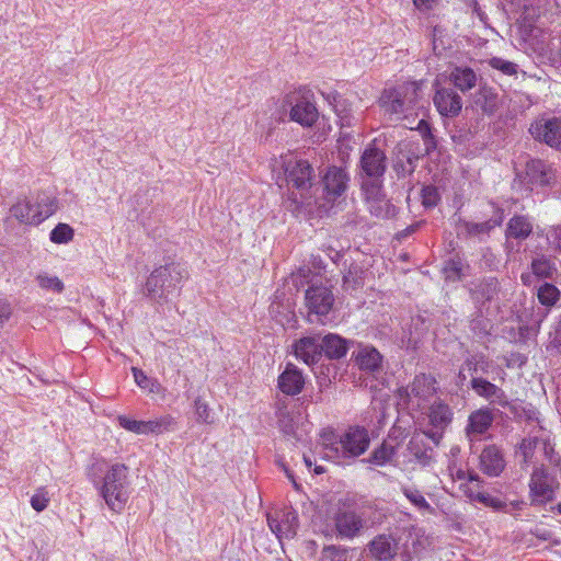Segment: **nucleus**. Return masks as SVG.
Listing matches in <instances>:
<instances>
[{
  "mask_svg": "<svg viewBox=\"0 0 561 561\" xmlns=\"http://www.w3.org/2000/svg\"><path fill=\"white\" fill-rule=\"evenodd\" d=\"M424 436L431 438L436 445L439 443L442 434L436 431L424 432Z\"/></svg>",
  "mask_w": 561,
  "mask_h": 561,
  "instance_id": "63",
  "label": "nucleus"
},
{
  "mask_svg": "<svg viewBox=\"0 0 561 561\" xmlns=\"http://www.w3.org/2000/svg\"><path fill=\"white\" fill-rule=\"evenodd\" d=\"M451 80L461 91H467L476 85L477 76L470 68H456L451 72Z\"/></svg>",
  "mask_w": 561,
  "mask_h": 561,
  "instance_id": "36",
  "label": "nucleus"
},
{
  "mask_svg": "<svg viewBox=\"0 0 561 561\" xmlns=\"http://www.w3.org/2000/svg\"><path fill=\"white\" fill-rule=\"evenodd\" d=\"M419 87L415 82H407L394 88L385 89L381 96V105H402L404 103H415L417 99Z\"/></svg>",
  "mask_w": 561,
  "mask_h": 561,
  "instance_id": "16",
  "label": "nucleus"
},
{
  "mask_svg": "<svg viewBox=\"0 0 561 561\" xmlns=\"http://www.w3.org/2000/svg\"><path fill=\"white\" fill-rule=\"evenodd\" d=\"M417 130L422 134L426 151L428 152L435 147V140L431 134L430 125L424 119H421L417 125Z\"/></svg>",
  "mask_w": 561,
  "mask_h": 561,
  "instance_id": "54",
  "label": "nucleus"
},
{
  "mask_svg": "<svg viewBox=\"0 0 561 561\" xmlns=\"http://www.w3.org/2000/svg\"><path fill=\"white\" fill-rule=\"evenodd\" d=\"M305 386L302 371L294 364L288 363L285 370L278 376L277 387L287 396L299 394Z\"/></svg>",
  "mask_w": 561,
  "mask_h": 561,
  "instance_id": "19",
  "label": "nucleus"
},
{
  "mask_svg": "<svg viewBox=\"0 0 561 561\" xmlns=\"http://www.w3.org/2000/svg\"><path fill=\"white\" fill-rule=\"evenodd\" d=\"M398 543L387 535H379L369 543V551L379 561H390L397 554Z\"/></svg>",
  "mask_w": 561,
  "mask_h": 561,
  "instance_id": "23",
  "label": "nucleus"
},
{
  "mask_svg": "<svg viewBox=\"0 0 561 561\" xmlns=\"http://www.w3.org/2000/svg\"><path fill=\"white\" fill-rule=\"evenodd\" d=\"M314 92L308 87H299L286 95V105H314Z\"/></svg>",
  "mask_w": 561,
  "mask_h": 561,
  "instance_id": "31",
  "label": "nucleus"
},
{
  "mask_svg": "<svg viewBox=\"0 0 561 561\" xmlns=\"http://www.w3.org/2000/svg\"><path fill=\"white\" fill-rule=\"evenodd\" d=\"M386 162L385 152L374 144L368 145L359 161L362 182H379L382 184V176L387 169Z\"/></svg>",
  "mask_w": 561,
  "mask_h": 561,
  "instance_id": "9",
  "label": "nucleus"
},
{
  "mask_svg": "<svg viewBox=\"0 0 561 561\" xmlns=\"http://www.w3.org/2000/svg\"><path fill=\"white\" fill-rule=\"evenodd\" d=\"M36 282L42 289L57 294H60L65 288L64 283L59 277L49 275L45 272H42L36 276Z\"/></svg>",
  "mask_w": 561,
  "mask_h": 561,
  "instance_id": "38",
  "label": "nucleus"
},
{
  "mask_svg": "<svg viewBox=\"0 0 561 561\" xmlns=\"http://www.w3.org/2000/svg\"><path fill=\"white\" fill-rule=\"evenodd\" d=\"M309 274H310L309 267H301L298 270L297 274L295 275V279L298 277L307 278L309 276Z\"/></svg>",
  "mask_w": 561,
  "mask_h": 561,
  "instance_id": "64",
  "label": "nucleus"
},
{
  "mask_svg": "<svg viewBox=\"0 0 561 561\" xmlns=\"http://www.w3.org/2000/svg\"><path fill=\"white\" fill-rule=\"evenodd\" d=\"M290 119L304 127L312 126L319 118L318 107H290Z\"/></svg>",
  "mask_w": 561,
  "mask_h": 561,
  "instance_id": "34",
  "label": "nucleus"
},
{
  "mask_svg": "<svg viewBox=\"0 0 561 561\" xmlns=\"http://www.w3.org/2000/svg\"><path fill=\"white\" fill-rule=\"evenodd\" d=\"M547 350L561 354V328L556 329V331L550 334Z\"/></svg>",
  "mask_w": 561,
  "mask_h": 561,
  "instance_id": "56",
  "label": "nucleus"
},
{
  "mask_svg": "<svg viewBox=\"0 0 561 561\" xmlns=\"http://www.w3.org/2000/svg\"><path fill=\"white\" fill-rule=\"evenodd\" d=\"M473 496H474V502L483 504L484 506L491 507L495 511H501V510L506 508V503L504 501H502L499 497L492 496L486 491L474 493Z\"/></svg>",
  "mask_w": 561,
  "mask_h": 561,
  "instance_id": "44",
  "label": "nucleus"
},
{
  "mask_svg": "<svg viewBox=\"0 0 561 561\" xmlns=\"http://www.w3.org/2000/svg\"><path fill=\"white\" fill-rule=\"evenodd\" d=\"M435 383L431 375H416L410 385L398 390V405L413 417L424 414L436 393Z\"/></svg>",
  "mask_w": 561,
  "mask_h": 561,
  "instance_id": "4",
  "label": "nucleus"
},
{
  "mask_svg": "<svg viewBox=\"0 0 561 561\" xmlns=\"http://www.w3.org/2000/svg\"><path fill=\"white\" fill-rule=\"evenodd\" d=\"M480 95L483 98L485 103L494 102L495 94L486 87L481 88Z\"/></svg>",
  "mask_w": 561,
  "mask_h": 561,
  "instance_id": "62",
  "label": "nucleus"
},
{
  "mask_svg": "<svg viewBox=\"0 0 561 561\" xmlns=\"http://www.w3.org/2000/svg\"><path fill=\"white\" fill-rule=\"evenodd\" d=\"M556 272L554 262L546 255H539L531 262V274L523 273L520 279L524 285L529 286L533 283V275L539 278H552Z\"/></svg>",
  "mask_w": 561,
  "mask_h": 561,
  "instance_id": "24",
  "label": "nucleus"
},
{
  "mask_svg": "<svg viewBox=\"0 0 561 561\" xmlns=\"http://www.w3.org/2000/svg\"><path fill=\"white\" fill-rule=\"evenodd\" d=\"M365 199L371 215L378 218L392 217L396 208L386 198L382 192V184L379 182H362Z\"/></svg>",
  "mask_w": 561,
  "mask_h": 561,
  "instance_id": "11",
  "label": "nucleus"
},
{
  "mask_svg": "<svg viewBox=\"0 0 561 561\" xmlns=\"http://www.w3.org/2000/svg\"><path fill=\"white\" fill-rule=\"evenodd\" d=\"M41 204L32 203L30 199H23L15 203L10 211L11 215L22 224L38 225L50 217V210H39Z\"/></svg>",
  "mask_w": 561,
  "mask_h": 561,
  "instance_id": "15",
  "label": "nucleus"
},
{
  "mask_svg": "<svg viewBox=\"0 0 561 561\" xmlns=\"http://www.w3.org/2000/svg\"><path fill=\"white\" fill-rule=\"evenodd\" d=\"M99 491L111 511L121 512L130 494L128 468L123 463L110 466L99 483Z\"/></svg>",
  "mask_w": 561,
  "mask_h": 561,
  "instance_id": "3",
  "label": "nucleus"
},
{
  "mask_svg": "<svg viewBox=\"0 0 561 561\" xmlns=\"http://www.w3.org/2000/svg\"><path fill=\"white\" fill-rule=\"evenodd\" d=\"M117 422L121 427L137 435H147L146 421L133 420L126 415H118Z\"/></svg>",
  "mask_w": 561,
  "mask_h": 561,
  "instance_id": "43",
  "label": "nucleus"
},
{
  "mask_svg": "<svg viewBox=\"0 0 561 561\" xmlns=\"http://www.w3.org/2000/svg\"><path fill=\"white\" fill-rule=\"evenodd\" d=\"M188 278V271L184 263L172 261L156 267L148 276L145 293L152 300L167 299L183 282Z\"/></svg>",
  "mask_w": 561,
  "mask_h": 561,
  "instance_id": "2",
  "label": "nucleus"
},
{
  "mask_svg": "<svg viewBox=\"0 0 561 561\" xmlns=\"http://www.w3.org/2000/svg\"><path fill=\"white\" fill-rule=\"evenodd\" d=\"M436 2L437 0H413L414 5L423 11L431 10Z\"/></svg>",
  "mask_w": 561,
  "mask_h": 561,
  "instance_id": "59",
  "label": "nucleus"
},
{
  "mask_svg": "<svg viewBox=\"0 0 561 561\" xmlns=\"http://www.w3.org/2000/svg\"><path fill=\"white\" fill-rule=\"evenodd\" d=\"M428 420L433 427L443 431L453 420L450 408L442 401L434 402L428 405Z\"/></svg>",
  "mask_w": 561,
  "mask_h": 561,
  "instance_id": "27",
  "label": "nucleus"
},
{
  "mask_svg": "<svg viewBox=\"0 0 561 561\" xmlns=\"http://www.w3.org/2000/svg\"><path fill=\"white\" fill-rule=\"evenodd\" d=\"M489 65L506 76H514L517 73L518 66L512 61L505 60L500 57H493L489 60Z\"/></svg>",
  "mask_w": 561,
  "mask_h": 561,
  "instance_id": "50",
  "label": "nucleus"
},
{
  "mask_svg": "<svg viewBox=\"0 0 561 561\" xmlns=\"http://www.w3.org/2000/svg\"><path fill=\"white\" fill-rule=\"evenodd\" d=\"M546 239L549 248L561 254V225L549 227L546 232Z\"/></svg>",
  "mask_w": 561,
  "mask_h": 561,
  "instance_id": "51",
  "label": "nucleus"
},
{
  "mask_svg": "<svg viewBox=\"0 0 561 561\" xmlns=\"http://www.w3.org/2000/svg\"><path fill=\"white\" fill-rule=\"evenodd\" d=\"M348 176L345 170L337 167H331L322 178L323 198L327 203L334 202L346 190Z\"/></svg>",
  "mask_w": 561,
  "mask_h": 561,
  "instance_id": "14",
  "label": "nucleus"
},
{
  "mask_svg": "<svg viewBox=\"0 0 561 561\" xmlns=\"http://www.w3.org/2000/svg\"><path fill=\"white\" fill-rule=\"evenodd\" d=\"M333 304L334 296L328 286L312 284L305 293V305L308 308L310 322L314 321L313 316L317 317L316 321L322 322L321 317L328 316Z\"/></svg>",
  "mask_w": 561,
  "mask_h": 561,
  "instance_id": "8",
  "label": "nucleus"
},
{
  "mask_svg": "<svg viewBox=\"0 0 561 561\" xmlns=\"http://www.w3.org/2000/svg\"><path fill=\"white\" fill-rule=\"evenodd\" d=\"M533 231V224L526 216H514L510 219L506 228L507 239L525 240Z\"/></svg>",
  "mask_w": 561,
  "mask_h": 561,
  "instance_id": "28",
  "label": "nucleus"
},
{
  "mask_svg": "<svg viewBox=\"0 0 561 561\" xmlns=\"http://www.w3.org/2000/svg\"><path fill=\"white\" fill-rule=\"evenodd\" d=\"M499 222L494 221H484L479 224H469L467 226L468 232L471 234H480L488 233L491 229H493Z\"/></svg>",
  "mask_w": 561,
  "mask_h": 561,
  "instance_id": "55",
  "label": "nucleus"
},
{
  "mask_svg": "<svg viewBox=\"0 0 561 561\" xmlns=\"http://www.w3.org/2000/svg\"><path fill=\"white\" fill-rule=\"evenodd\" d=\"M404 496L420 511H432L430 503L426 501L422 492L415 488H402Z\"/></svg>",
  "mask_w": 561,
  "mask_h": 561,
  "instance_id": "41",
  "label": "nucleus"
},
{
  "mask_svg": "<svg viewBox=\"0 0 561 561\" xmlns=\"http://www.w3.org/2000/svg\"><path fill=\"white\" fill-rule=\"evenodd\" d=\"M267 524L279 541L284 539H291L297 534L298 516L295 511L284 508L267 514Z\"/></svg>",
  "mask_w": 561,
  "mask_h": 561,
  "instance_id": "12",
  "label": "nucleus"
},
{
  "mask_svg": "<svg viewBox=\"0 0 561 561\" xmlns=\"http://www.w3.org/2000/svg\"><path fill=\"white\" fill-rule=\"evenodd\" d=\"M525 506V503L523 501H514L510 504L506 503V508L503 511L508 514H513L514 511H520Z\"/></svg>",
  "mask_w": 561,
  "mask_h": 561,
  "instance_id": "61",
  "label": "nucleus"
},
{
  "mask_svg": "<svg viewBox=\"0 0 561 561\" xmlns=\"http://www.w3.org/2000/svg\"><path fill=\"white\" fill-rule=\"evenodd\" d=\"M421 199L424 207L433 208L435 207L439 199L440 195L438 188L434 185H426L421 190Z\"/></svg>",
  "mask_w": 561,
  "mask_h": 561,
  "instance_id": "47",
  "label": "nucleus"
},
{
  "mask_svg": "<svg viewBox=\"0 0 561 561\" xmlns=\"http://www.w3.org/2000/svg\"><path fill=\"white\" fill-rule=\"evenodd\" d=\"M470 383L476 394L485 399L490 403L497 404L502 408L508 405V398L505 391L499 386L482 377H472Z\"/></svg>",
  "mask_w": 561,
  "mask_h": 561,
  "instance_id": "17",
  "label": "nucleus"
},
{
  "mask_svg": "<svg viewBox=\"0 0 561 561\" xmlns=\"http://www.w3.org/2000/svg\"><path fill=\"white\" fill-rule=\"evenodd\" d=\"M505 468L503 454L495 445L485 447L480 455V469L490 477H497Z\"/></svg>",
  "mask_w": 561,
  "mask_h": 561,
  "instance_id": "21",
  "label": "nucleus"
},
{
  "mask_svg": "<svg viewBox=\"0 0 561 561\" xmlns=\"http://www.w3.org/2000/svg\"><path fill=\"white\" fill-rule=\"evenodd\" d=\"M36 204H41L39 210H50V216L55 213L56 206L55 201L53 199H42L41 202H36Z\"/></svg>",
  "mask_w": 561,
  "mask_h": 561,
  "instance_id": "60",
  "label": "nucleus"
},
{
  "mask_svg": "<svg viewBox=\"0 0 561 561\" xmlns=\"http://www.w3.org/2000/svg\"><path fill=\"white\" fill-rule=\"evenodd\" d=\"M347 549L336 546H327L322 550V561H347Z\"/></svg>",
  "mask_w": 561,
  "mask_h": 561,
  "instance_id": "46",
  "label": "nucleus"
},
{
  "mask_svg": "<svg viewBox=\"0 0 561 561\" xmlns=\"http://www.w3.org/2000/svg\"><path fill=\"white\" fill-rule=\"evenodd\" d=\"M463 264L459 257H453L445 263L444 274L446 279L458 280L462 275Z\"/></svg>",
  "mask_w": 561,
  "mask_h": 561,
  "instance_id": "45",
  "label": "nucleus"
},
{
  "mask_svg": "<svg viewBox=\"0 0 561 561\" xmlns=\"http://www.w3.org/2000/svg\"><path fill=\"white\" fill-rule=\"evenodd\" d=\"M75 237V230L68 224H58L49 234L53 243L65 244L70 242Z\"/></svg>",
  "mask_w": 561,
  "mask_h": 561,
  "instance_id": "40",
  "label": "nucleus"
},
{
  "mask_svg": "<svg viewBox=\"0 0 561 561\" xmlns=\"http://www.w3.org/2000/svg\"><path fill=\"white\" fill-rule=\"evenodd\" d=\"M554 479L543 466L535 467L529 480V497L531 505L542 506L554 499Z\"/></svg>",
  "mask_w": 561,
  "mask_h": 561,
  "instance_id": "10",
  "label": "nucleus"
},
{
  "mask_svg": "<svg viewBox=\"0 0 561 561\" xmlns=\"http://www.w3.org/2000/svg\"><path fill=\"white\" fill-rule=\"evenodd\" d=\"M463 367L471 374H488L492 367V362L482 353L469 355L463 363Z\"/></svg>",
  "mask_w": 561,
  "mask_h": 561,
  "instance_id": "33",
  "label": "nucleus"
},
{
  "mask_svg": "<svg viewBox=\"0 0 561 561\" xmlns=\"http://www.w3.org/2000/svg\"><path fill=\"white\" fill-rule=\"evenodd\" d=\"M537 296L541 305L551 307L558 301L560 291L554 285L546 283L538 288Z\"/></svg>",
  "mask_w": 561,
  "mask_h": 561,
  "instance_id": "39",
  "label": "nucleus"
},
{
  "mask_svg": "<svg viewBox=\"0 0 561 561\" xmlns=\"http://www.w3.org/2000/svg\"><path fill=\"white\" fill-rule=\"evenodd\" d=\"M396 455V446L389 442H383L378 448H376L370 457L366 460L375 466H385L390 463Z\"/></svg>",
  "mask_w": 561,
  "mask_h": 561,
  "instance_id": "35",
  "label": "nucleus"
},
{
  "mask_svg": "<svg viewBox=\"0 0 561 561\" xmlns=\"http://www.w3.org/2000/svg\"><path fill=\"white\" fill-rule=\"evenodd\" d=\"M195 411L198 422L206 424H211L214 422L208 404L199 398L195 400Z\"/></svg>",
  "mask_w": 561,
  "mask_h": 561,
  "instance_id": "53",
  "label": "nucleus"
},
{
  "mask_svg": "<svg viewBox=\"0 0 561 561\" xmlns=\"http://www.w3.org/2000/svg\"><path fill=\"white\" fill-rule=\"evenodd\" d=\"M499 291V282L494 277L484 278L477 286V299L491 300Z\"/></svg>",
  "mask_w": 561,
  "mask_h": 561,
  "instance_id": "37",
  "label": "nucleus"
},
{
  "mask_svg": "<svg viewBox=\"0 0 561 561\" xmlns=\"http://www.w3.org/2000/svg\"><path fill=\"white\" fill-rule=\"evenodd\" d=\"M369 508L347 510L335 515L334 524L337 535L343 539H353L363 530L371 528L376 518Z\"/></svg>",
  "mask_w": 561,
  "mask_h": 561,
  "instance_id": "7",
  "label": "nucleus"
},
{
  "mask_svg": "<svg viewBox=\"0 0 561 561\" xmlns=\"http://www.w3.org/2000/svg\"><path fill=\"white\" fill-rule=\"evenodd\" d=\"M381 362V354L373 346H363L355 355L356 365L359 369L367 373H375L379 370Z\"/></svg>",
  "mask_w": 561,
  "mask_h": 561,
  "instance_id": "26",
  "label": "nucleus"
},
{
  "mask_svg": "<svg viewBox=\"0 0 561 561\" xmlns=\"http://www.w3.org/2000/svg\"><path fill=\"white\" fill-rule=\"evenodd\" d=\"M516 178L527 191H543L560 184V174L548 162L540 159H529L524 171H518Z\"/></svg>",
  "mask_w": 561,
  "mask_h": 561,
  "instance_id": "6",
  "label": "nucleus"
},
{
  "mask_svg": "<svg viewBox=\"0 0 561 561\" xmlns=\"http://www.w3.org/2000/svg\"><path fill=\"white\" fill-rule=\"evenodd\" d=\"M460 489L471 502H474L473 494L484 491L483 480L474 472L472 476H469V480L467 482L460 483Z\"/></svg>",
  "mask_w": 561,
  "mask_h": 561,
  "instance_id": "42",
  "label": "nucleus"
},
{
  "mask_svg": "<svg viewBox=\"0 0 561 561\" xmlns=\"http://www.w3.org/2000/svg\"><path fill=\"white\" fill-rule=\"evenodd\" d=\"M133 376L137 386L150 394L164 398L165 388L156 378L148 377L141 369L133 367Z\"/></svg>",
  "mask_w": 561,
  "mask_h": 561,
  "instance_id": "29",
  "label": "nucleus"
},
{
  "mask_svg": "<svg viewBox=\"0 0 561 561\" xmlns=\"http://www.w3.org/2000/svg\"><path fill=\"white\" fill-rule=\"evenodd\" d=\"M407 450L411 457L410 461H414L421 467H428L434 461L433 448L426 444L423 435H414L410 439Z\"/></svg>",
  "mask_w": 561,
  "mask_h": 561,
  "instance_id": "22",
  "label": "nucleus"
},
{
  "mask_svg": "<svg viewBox=\"0 0 561 561\" xmlns=\"http://www.w3.org/2000/svg\"><path fill=\"white\" fill-rule=\"evenodd\" d=\"M474 471H466L463 469H456L451 471V477L456 481H460V483H465L469 480V476H472Z\"/></svg>",
  "mask_w": 561,
  "mask_h": 561,
  "instance_id": "57",
  "label": "nucleus"
},
{
  "mask_svg": "<svg viewBox=\"0 0 561 561\" xmlns=\"http://www.w3.org/2000/svg\"><path fill=\"white\" fill-rule=\"evenodd\" d=\"M370 437L364 427L352 426L339 438L323 436V457L334 462L363 455L369 447Z\"/></svg>",
  "mask_w": 561,
  "mask_h": 561,
  "instance_id": "1",
  "label": "nucleus"
},
{
  "mask_svg": "<svg viewBox=\"0 0 561 561\" xmlns=\"http://www.w3.org/2000/svg\"><path fill=\"white\" fill-rule=\"evenodd\" d=\"M49 503V493L45 486H41L35 490V493L31 497V506L36 512H43L46 510Z\"/></svg>",
  "mask_w": 561,
  "mask_h": 561,
  "instance_id": "48",
  "label": "nucleus"
},
{
  "mask_svg": "<svg viewBox=\"0 0 561 561\" xmlns=\"http://www.w3.org/2000/svg\"><path fill=\"white\" fill-rule=\"evenodd\" d=\"M494 420L493 413L488 408H481L473 411L468 419L466 426V435L470 442L477 439L480 435L484 434Z\"/></svg>",
  "mask_w": 561,
  "mask_h": 561,
  "instance_id": "20",
  "label": "nucleus"
},
{
  "mask_svg": "<svg viewBox=\"0 0 561 561\" xmlns=\"http://www.w3.org/2000/svg\"><path fill=\"white\" fill-rule=\"evenodd\" d=\"M320 341L321 355L324 354L329 358L339 359L347 353V341L337 334L329 333L320 339Z\"/></svg>",
  "mask_w": 561,
  "mask_h": 561,
  "instance_id": "25",
  "label": "nucleus"
},
{
  "mask_svg": "<svg viewBox=\"0 0 561 561\" xmlns=\"http://www.w3.org/2000/svg\"><path fill=\"white\" fill-rule=\"evenodd\" d=\"M176 420L170 414L161 415L154 420L146 421L147 435H161L176 430Z\"/></svg>",
  "mask_w": 561,
  "mask_h": 561,
  "instance_id": "30",
  "label": "nucleus"
},
{
  "mask_svg": "<svg viewBox=\"0 0 561 561\" xmlns=\"http://www.w3.org/2000/svg\"><path fill=\"white\" fill-rule=\"evenodd\" d=\"M442 117H456L460 114L461 107H437Z\"/></svg>",
  "mask_w": 561,
  "mask_h": 561,
  "instance_id": "58",
  "label": "nucleus"
},
{
  "mask_svg": "<svg viewBox=\"0 0 561 561\" xmlns=\"http://www.w3.org/2000/svg\"><path fill=\"white\" fill-rule=\"evenodd\" d=\"M294 355L307 365H313L321 358V341L319 336H304L293 345Z\"/></svg>",
  "mask_w": 561,
  "mask_h": 561,
  "instance_id": "18",
  "label": "nucleus"
},
{
  "mask_svg": "<svg viewBox=\"0 0 561 561\" xmlns=\"http://www.w3.org/2000/svg\"><path fill=\"white\" fill-rule=\"evenodd\" d=\"M539 435H534L526 437L522 440L519 445V453L523 457V462L525 465L534 463L535 453L536 450H540V442H541V428L539 430Z\"/></svg>",
  "mask_w": 561,
  "mask_h": 561,
  "instance_id": "32",
  "label": "nucleus"
},
{
  "mask_svg": "<svg viewBox=\"0 0 561 561\" xmlns=\"http://www.w3.org/2000/svg\"><path fill=\"white\" fill-rule=\"evenodd\" d=\"M540 450L551 465H559L560 457L556 454L554 446L551 444L549 435L545 432H541Z\"/></svg>",
  "mask_w": 561,
  "mask_h": 561,
  "instance_id": "49",
  "label": "nucleus"
},
{
  "mask_svg": "<svg viewBox=\"0 0 561 561\" xmlns=\"http://www.w3.org/2000/svg\"><path fill=\"white\" fill-rule=\"evenodd\" d=\"M280 159L288 186L297 191V193L293 192V201L297 205H310L312 197L310 190L314 180L313 168L307 160L291 154L282 156Z\"/></svg>",
  "mask_w": 561,
  "mask_h": 561,
  "instance_id": "5",
  "label": "nucleus"
},
{
  "mask_svg": "<svg viewBox=\"0 0 561 561\" xmlns=\"http://www.w3.org/2000/svg\"><path fill=\"white\" fill-rule=\"evenodd\" d=\"M531 136L546 144L552 149L561 151V119L541 118L533 123L529 127Z\"/></svg>",
  "mask_w": 561,
  "mask_h": 561,
  "instance_id": "13",
  "label": "nucleus"
},
{
  "mask_svg": "<svg viewBox=\"0 0 561 561\" xmlns=\"http://www.w3.org/2000/svg\"><path fill=\"white\" fill-rule=\"evenodd\" d=\"M434 103L435 105H460V98L453 91L443 89L436 92Z\"/></svg>",
  "mask_w": 561,
  "mask_h": 561,
  "instance_id": "52",
  "label": "nucleus"
}]
</instances>
